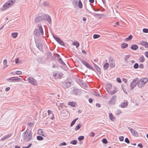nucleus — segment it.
<instances>
[{
	"label": "nucleus",
	"mask_w": 148,
	"mask_h": 148,
	"mask_svg": "<svg viewBox=\"0 0 148 148\" xmlns=\"http://www.w3.org/2000/svg\"><path fill=\"white\" fill-rule=\"evenodd\" d=\"M128 105V101L126 100H125L122 103L121 105H119V106L122 108H126Z\"/></svg>",
	"instance_id": "nucleus-12"
},
{
	"label": "nucleus",
	"mask_w": 148,
	"mask_h": 148,
	"mask_svg": "<svg viewBox=\"0 0 148 148\" xmlns=\"http://www.w3.org/2000/svg\"><path fill=\"white\" fill-rule=\"evenodd\" d=\"M52 36L53 38L60 45L64 46V42L62 41V40L60 38L57 37L56 36L53 34H52Z\"/></svg>",
	"instance_id": "nucleus-7"
},
{
	"label": "nucleus",
	"mask_w": 148,
	"mask_h": 148,
	"mask_svg": "<svg viewBox=\"0 0 148 148\" xmlns=\"http://www.w3.org/2000/svg\"><path fill=\"white\" fill-rule=\"evenodd\" d=\"M32 138V133L31 131H30L29 133L28 136L27 137V139L26 140L27 141L30 140Z\"/></svg>",
	"instance_id": "nucleus-15"
},
{
	"label": "nucleus",
	"mask_w": 148,
	"mask_h": 148,
	"mask_svg": "<svg viewBox=\"0 0 148 148\" xmlns=\"http://www.w3.org/2000/svg\"><path fill=\"white\" fill-rule=\"evenodd\" d=\"M77 142L76 140H73L70 143L73 145H75L77 144Z\"/></svg>",
	"instance_id": "nucleus-42"
},
{
	"label": "nucleus",
	"mask_w": 148,
	"mask_h": 148,
	"mask_svg": "<svg viewBox=\"0 0 148 148\" xmlns=\"http://www.w3.org/2000/svg\"><path fill=\"white\" fill-rule=\"evenodd\" d=\"M132 38V36L131 35H130L127 38H126L125 39V40L126 41H128L129 40H131Z\"/></svg>",
	"instance_id": "nucleus-33"
},
{
	"label": "nucleus",
	"mask_w": 148,
	"mask_h": 148,
	"mask_svg": "<svg viewBox=\"0 0 148 148\" xmlns=\"http://www.w3.org/2000/svg\"><path fill=\"white\" fill-rule=\"evenodd\" d=\"M12 36L14 38H16L18 35V33L16 32H14L12 34Z\"/></svg>",
	"instance_id": "nucleus-35"
},
{
	"label": "nucleus",
	"mask_w": 148,
	"mask_h": 148,
	"mask_svg": "<svg viewBox=\"0 0 148 148\" xmlns=\"http://www.w3.org/2000/svg\"><path fill=\"white\" fill-rule=\"evenodd\" d=\"M84 138V136H79L78 138V140L79 141H81V140H83Z\"/></svg>",
	"instance_id": "nucleus-45"
},
{
	"label": "nucleus",
	"mask_w": 148,
	"mask_h": 148,
	"mask_svg": "<svg viewBox=\"0 0 148 148\" xmlns=\"http://www.w3.org/2000/svg\"><path fill=\"white\" fill-rule=\"evenodd\" d=\"M94 66L96 70L100 74L101 73L100 68L96 64L94 63Z\"/></svg>",
	"instance_id": "nucleus-18"
},
{
	"label": "nucleus",
	"mask_w": 148,
	"mask_h": 148,
	"mask_svg": "<svg viewBox=\"0 0 148 148\" xmlns=\"http://www.w3.org/2000/svg\"><path fill=\"white\" fill-rule=\"evenodd\" d=\"M37 139L39 141H41L43 140V138L40 136H37Z\"/></svg>",
	"instance_id": "nucleus-37"
},
{
	"label": "nucleus",
	"mask_w": 148,
	"mask_h": 148,
	"mask_svg": "<svg viewBox=\"0 0 148 148\" xmlns=\"http://www.w3.org/2000/svg\"><path fill=\"white\" fill-rule=\"evenodd\" d=\"M36 46L40 51H42V49L43 46L42 43H39V44H37Z\"/></svg>",
	"instance_id": "nucleus-17"
},
{
	"label": "nucleus",
	"mask_w": 148,
	"mask_h": 148,
	"mask_svg": "<svg viewBox=\"0 0 148 148\" xmlns=\"http://www.w3.org/2000/svg\"><path fill=\"white\" fill-rule=\"evenodd\" d=\"M81 91L78 89L74 88L71 91V93L76 95H78L80 93Z\"/></svg>",
	"instance_id": "nucleus-10"
},
{
	"label": "nucleus",
	"mask_w": 148,
	"mask_h": 148,
	"mask_svg": "<svg viewBox=\"0 0 148 148\" xmlns=\"http://www.w3.org/2000/svg\"><path fill=\"white\" fill-rule=\"evenodd\" d=\"M143 32L145 33H148V29L147 28H143Z\"/></svg>",
	"instance_id": "nucleus-50"
},
{
	"label": "nucleus",
	"mask_w": 148,
	"mask_h": 148,
	"mask_svg": "<svg viewBox=\"0 0 148 148\" xmlns=\"http://www.w3.org/2000/svg\"><path fill=\"white\" fill-rule=\"evenodd\" d=\"M109 65L108 63H106L103 65V69L104 70H106L109 67Z\"/></svg>",
	"instance_id": "nucleus-24"
},
{
	"label": "nucleus",
	"mask_w": 148,
	"mask_h": 148,
	"mask_svg": "<svg viewBox=\"0 0 148 148\" xmlns=\"http://www.w3.org/2000/svg\"><path fill=\"white\" fill-rule=\"evenodd\" d=\"M78 118H77L73 120L71 123V126H73L75 123L76 121L78 119Z\"/></svg>",
	"instance_id": "nucleus-30"
},
{
	"label": "nucleus",
	"mask_w": 148,
	"mask_h": 148,
	"mask_svg": "<svg viewBox=\"0 0 148 148\" xmlns=\"http://www.w3.org/2000/svg\"><path fill=\"white\" fill-rule=\"evenodd\" d=\"M39 30L40 31L41 34L43 35L44 33L42 27L41 25H39Z\"/></svg>",
	"instance_id": "nucleus-34"
},
{
	"label": "nucleus",
	"mask_w": 148,
	"mask_h": 148,
	"mask_svg": "<svg viewBox=\"0 0 148 148\" xmlns=\"http://www.w3.org/2000/svg\"><path fill=\"white\" fill-rule=\"evenodd\" d=\"M124 138L123 136H120L119 137V139L120 141H122L124 140Z\"/></svg>",
	"instance_id": "nucleus-51"
},
{
	"label": "nucleus",
	"mask_w": 148,
	"mask_h": 148,
	"mask_svg": "<svg viewBox=\"0 0 148 148\" xmlns=\"http://www.w3.org/2000/svg\"><path fill=\"white\" fill-rule=\"evenodd\" d=\"M27 134H28V132L27 131V130L25 132H23V133L22 135V136H23V139H25L26 138L27 135Z\"/></svg>",
	"instance_id": "nucleus-22"
},
{
	"label": "nucleus",
	"mask_w": 148,
	"mask_h": 148,
	"mask_svg": "<svg viewBox=\"0 0 148 148\" xmlns=\"http://www.w3.org/2000/svg\"><path fill=\"white\" fill-rule=\"evenodd\" d=\"M101 36L100 35L97 34H94L93 36V38L94 39H96L99 38Z\"/></svg>",
	"instance_id": "nucleus-38"
},
{
	"label": "nucleus",
	"mask_w": 148,
	"mask_h": 148,
	"mask_svg": "<svg viewBox=\"0 0 148 148\" xmlns=\"http://www.w3.org/2000/svg\"><path fill=\"white\" fill-rule=\"evenodd\" d=\"M16 0H9L6 2L3 5V8L5 10L11 6L15 2Z\"/></svg>",
	"instance_id": "nucleus-3"
},
{
	"label": "nucleus",
	"mask_w": 148,
	"mask_h": 148,
	"mask_svg": "<svg viewBox=\"0 0 148 148\" xmlns=\"http://www.w3.org/2000/svg\"><path fill=\"white\" fill-rule=\"evenodd\" d=\"M4 64V68H6L7 67L8 65H7V60L6 59H5L3 60V61Z\"/></svg>",
	"instance_id": "nucleus-36"
},
{
	"label": "nucleus",
	"mask_w": 148,
	"mask_h": 148,
	"mask_svg": "<svg viewBox=\"0 0 148 148\" xmlns=\"http://www.w3.org/2000/svg\"><path fill=\"white\" fill-rule=\"evenodd\" d=\"M109 116L110 119L112 121H114L115 118L113 116L112 114L111 113H110Z\"/></svg>",
	"instance_id": "nucleus-29"
},
{
	"label": "nucleus",
	"mask_w": 148,
	"mask_h": 148,
	"mask_svg": "<svg viewBox=\"0 0 148 148\" xmlns=\"http://www.w3.org/2000/svg\"><path fill=\"white\" fill-rule=\"evenodd\" d=\"M138 146L140 148H142L143 147V146L141 143H139L138 145Z\"/></svg>",
	"instance_id": "nucleus-60"
},
{
	"label": "nucleus",
	"mask_w": 148,
	"mask_h": 148,
	"mask_svg": "<svg viewBox=\"0 0 148 148\" xmlns=\"http://www.w3.org/2000/svg\"><path fill=\"white\" fill-rule=\"evenodd\" d=\"M116 81L119 83H121V81L120 78L119 77H117L116 78Z\"/></svg>",
	"instance_id": "nucleus-53"
},
{
	"label": "nucleus",
	"mask_w": 148,
	"mask_h": 148,
	"mask_svg": "<svg viewBox=\"0 0 148 148\" xmlns=\"http://www.w3.org/2000/svg\"><path fill=\"white\" fill-rule=\"evenodd\" d=\"M116 97L115 95L113 96L109 101V103L111 104H114L116 102Z\"/></svg>",
	"instance_id": "nucleus-11"
},
{
	"label": "nucleus",
	"mask_w": 148,
	"mask_h": 148,
	"mask_svg": "<svg viewBox=\"0 0 148 148\" xmlns=\"http://www.w3.org/2000/svg\"><path fill=\"white\" fill-rule=\"evenodd\" d=\"M121 113V111L120 110H117L116 112V114L117 115H119Z\"/></svg>",
	"instance_id": "nucleus-52"
},
{
	"label": "nucleus",
	"mask_w": 148,
	"mask_h": 148,
	"mask_svg": "<svg viewBox=\"0 0 148 148\" xmlns=\"http://www.w3.org/2000/svg\"><path fill=\"white\" fill-rule=\"evenodd\" d=\"M139 60L141 62H143L145 61L144 57L143 56H141L139 58Z\"/></svg>",
	"instance_id": "nucleus-40"
},
{
	"label": "nucleus",
	"mask_w": 148,
	"mask_h": 148,
	"mask_svg": "<svg viewBox=\"0 0 148 148\" xmlns=\"http://www.w3.org/2000/svg\"><path fill=\"white\" fill-rule=\"evenodd\" d=\"M144 55L147 58H148V51L145 52Z\"/></svg>",
	"instance_id": "nucleus-61"
},
{
	"label": "nucleus",
	"mask_w": 148,
	"mask_h": 148,
	"mask_svg": "<svg viewBox=\"0 0 148 148\" xmlns=\"http://www.w3.org/2000/svg\"><path fill=\"white\" fill-rule=\"evenodd\" d=\"M128 44L125 43H123L121 44V47L122 49L126 48L128 47Z\"/></svg>",
	"instance_id": "nucleus-25"
},
{
	"label": "nucleus",
	"mask_w": 148,
	"mask_h": 148,
	"mask_svg": "<svg viewBox=\"0 0 148 148\" xmlns=\"http://www.w3.org/2000/svg\"><path fill=\"white\" fill-rule=\"evenodd\" d=\"M15 77H11L7 79V80H9L10 82H18L21 81L22 80L21 78H16Z\"/></svg>",
	"instance_id": "nucleus-8"
},
{
	"label": "nucleus",
	"mask_w": 148,
	"mask_h": 148,
	"mask_svg": "<svg viewBox=\"0 0 148 148\" xmlns=\"http://www.w3.org/2000/svg\"><path fill=\"white\" fill-rule=\"evenodd\" d=\"M139 66L140 68V69H143L144 68V66L143 64H140Z\"/></svg>",
	"instance_id": "nucleus-59"
},
{
	"label": "nucleus",
	"mask_w": 148,
	"mask_h": 148,
	"mask_svg": "<svg viewBox=\"0 0 148 148\" xmlns=\"http://www.w3.org/2000/svg\"><path fill=\"white\" fill-rule=\"evenodd\" d=\"M113 59H114V58L112 57H111V56L109 58V62L112 61Z\"/></svg>",
	"instance_id": "nucleus-57"
},
{
	"label": "nucleus",
	"mask_w": 148,
	"mask_h": 148,
	"mask_svg": "<svg viewBox=\"0 0 148 148\" xmlns=\"http://www.w3.org/2000/svg\"><path fill=\"white\" fill-rule=\"evenodd\" d=\"M43 5H44L45 6H47L48 5V4L46 1H44L43 3Z\"/></svg>",
	"instance_id": "nucleus-64"
},
{
	"label": "nucleus",
	"mask_w": 148,
	"mask_h": 148,
	"mask_svg": "<svg viewBox=\"0 0 148 148\" xmlns=\"http://www.w3.org/2000/svg\"><path fill=\"white\" fill-rule=\"evenodd\" d=\"M72 45L75 46L76 48H77L79 46V43L77 41L73 42Z\"/></svg>",
	"instance_id": "nucleus-27"
},
{
	"label": "nucleus",
	"mask_w": 148,
	"mask_h": 148,
	"mask_svg": "<svg viewBox=\"0 0 148 148\" xmlns=\"http://www.w3.org/2000/svg\"><path fill=\"white\" fill-rule=\"evenodd\" d=\"M138 87L141 88L143 87L148 82V79L147 78H142L140 79L138 78Z\"/></svg>",
	"instance_id": "nucleus-2"
},
{
	"label": "nucleus",
	"mask_w": 148,
	"mask_h": 148,
	"mask_svg": "<svg viewBox=\"0 0 148 148\" xmlns=\"http://www.w3.org/2000/svg\"><path fill=\"white\" fill-rule=\"evenodd\" d=\"M57 57L58 58V62L61 64L63 65H66L65 63L63 62L62 59L60 57V55L58 54Z\"/></svg>",
	"instance_id": "nucleus-13"
},
{
	"label": "nucleus",
	"mask_w": 148,
	"mask_h": 148,
	"mask_svg": "<svg viewBox=\"0 0 148 148\" xmlns=\"http://www.w3.org/2000/svg\"><path fill=\"white\" fill-rule=\"evenodd\" d=\"M139 67L138 64V63H135L134 65V68L135 69H137Z\"/></svg>",
	"instance_id": "nucleus-46"
},
{
	"label": "nucleus",
	"mask_w": 148,
	"mask_h": 148,
	"mask_svg": "<svg viewBox=\"0 0 148 148\" xmlns=\"http://www.w3.org/2000/svg\"><path fill=\"white\" fill-rule=\"evenodd\" d=\"M12 135V134H9L5 136H3L1 139V141H3L5 139H6L10 137Z\"/></svg>",
	"instance_id": "nucleus-14"
},
{
	"label": "nucleus",
	"mask_w": 148,
	"mask_h": 148,
	"mask_svg": "<svg viewBox=\"0 0 148 148\" xmlns=\"http://www.w3.org/2000/svg\"><path fill=\"white\" fill-rule=\"evenodd\" d=\"M37 60L40 63L42 62V59L41 58H38Z\"/></svg>",
	"instance_id": "nucleus-56"
},
{
	"label": "nucleus",
	"mask_w": 148,
	"mask_h": 148,
	"mask_svg": "<svg viewBox=\"0 0 148 148\" xmlns=\"http://www.w3.org/2000/svg\"><path fill=\"white\" fill-rule=\"evenodd\" d=\"M112 85L110 83L108 84H107V88L106 89V90L108 92V90H111V89L112 88Z\"/></svg>",
	"instance_id": "nucleus-26"
},
{
	"label": "nucleus",
	"mask_w": 148,
	"mask_h": 148,
	"mask_svg": "<svg viewBox=\"0 0 148 148\" xmlns=\"http://www.w3.org/2000/svg\"><path fill=\"white\" fill-rule=\"evenodd\" d=\"M138 46L136 44L133 45H132L131 47V49L135 50L138 49Z\"/></svg>",
	"instance_id": "nucleus-19"
},
{
	"label": "nucleus",
	"mask_w": 148,
	"mask_h": 148,
	"mask_svg": "<svg viewBox=\"0 0 148 148\" xmlns=\"http://www.w3.org/2000/svg\"><path fill=\"white\" fill-rule=\"evenodd\" d=\"M123 81L125 83H127V80L125 78H123L122 79Z\"/></svg>",
	"instance_id": "nucleus-63"
},
{
	"label": "nucleus",
	"mask_w": 148,
	"mask_h": 148,
	"mask_svg": "<svg viewBox=\"0 0 148 148\" xmlns=\"http://www.w3.org/2000/svg\"><path fill=\"white\" fill-rule=\"evenodd\" d=\"M34 34L35 35L39 36L40 35V33L38 30V29H35L34 32Z\"/></svg>",
	"instance_id": "nucleus-23"
},
{
	"label": "nucleus",
	"mask_w": 148,
	"mask_h": 148,
	"mask_svg": "<svg viewBox=\"0 0 148 148\" xmlns=\"http://www.w3.org/2000/svg\"><path fill=\"white\" fill-rule=\"evenodd\" d=\"M131 133L134 136H137L138 134L137 131L134 129L133 131L131 132Z\"/></svg>",
	"instance_id": "nucleus-31"
},
{
	"label": "nucleus",
	"mask_w": 148,
	"mask_h": 148,
	"mask_svg": "<svg viewBox=\"0 0 148 148\" xmlns=\"http://www.w3.org/2000/svg\"><path fill=\"white\" fill-rule=\"evenodd\" d=\"M71 82L68 79H67L62 83V86L64 88H66L71 86Z\"/></svg>",
	"instance_id": "nucleus-6"
},
{
	"label": "nucleus",
	"mask_w": 148,
	"mask_h": 148,
	"mask_svg": "<svg viewBox=\"0 0 148 148\" xmlns=\"http://www.w3.org/2000/svg\"><path fill=\"white\" fill-rule=\"evenodd\" d=\"M43 20L48 21L49 23L50 24H51V17L47 14H44L38 16L35 18V21L36 23L39 22Z\"/></svg>",
	"instance_id": "nucleus-1"
},
{
	"label": "nucleus",
	"mask_w": 148,
	"mask_h": 148,
	"mask_svg": "<svg viewBox=\"0 0 148 148\" xmlns=\"http://www.w3.org/2000/svg\"><path fill=\"white\" fill-rule=\"evenodd\" d=\"M102 143L104 144H107L108 143V141L107 139L106 138H103L102 140Z\"/></svg>",
	"instance_id": "nucleus-43"
},
{
	"label": "nucleus",
	"mask_w": 148,
	"mask_h": 148,
	"mask_svg": "<svg viewBox=\"0 0 148 148\" xmlns=\"http://www.w3.org/2000/svg\"><path fill=\"white\" fill-rule=\"evenodd\" d=\"M130 55H126L124 57L125 62H128V59L130 58Z\"/></svg>",
	"instance_id": "nucleus-28"
},
{
	"label": "nucleus",
	"mask_w": 148,
	"mask_h": 148,
	"mask_svg": "<svg viewBox=\"0 0 148 148\" xmlns=\"http://www.w3.org/2000/svg\"><path fill=\"white\" fill-rule=\"evenodd\" d=\"M43 133L42 130L41 129H39L37 130V134L39 135H41Z\"/></svg>",
	"instance_id": "nucleus-41"
},
{
	"label": "nucleus",
	"mask_w": 148,
	"mask_h": 148,
	"mask_svg": "<svg viewBox=\"0 0 148 148\" xmlns=\"http://www.w3.org/2000/svg\"><path fill=\"white\" fill-rule=\"evenodd\" d=\"M82 126V125L81 123L77 125L75 128V130L76 131L78 130L80 127Z\"/></svg>",
	"instance_id": "nucleus-32"
},
{
	"label": "nucleus",
	"mask_w": 148,
	"mask_h": 148,
	"mask_svg": "<svg viewBox=\"0 0 148 148\" xmlns=\"http://www.w3.org/2000/svg\"><path fill=\"white\" fill-rule=\"evenodd\" d=\"M27 124L30 127H32L34 125V123H27Z\"/></svg>",
	"instance_id": "nucleus-44"
},
{
	"label": "nucleus",
	"mask_w": 148,
	"mask_h": 148,
	"mask_svg": "<svg viewBox=\"0 0 148 148\" xmlns=\"http://www.w3.org/2000/svg\"><path fill=\"white\" fill-rule=\"evenodd\" d=\"M116 87H114V89L112 91L111 90H108V92L111 95H113V94L116 93Z\"/></svg>",
	"instance_id": "nucleus-16"
},
{
	"label": "nucleus",
	"mask_w": 148,
	"mask_h": 148,
	"mask_svg": "<svg viewBox=\"0 0 148 148\" xmlns=\"http://www.w3.org/2000/svg\"><path fill=\"white\" fill-rule=\"evenodd\" d=\"M66 65H64V66H60V67L61 69H63V70H66Z\"/></svg>",
	"instance_id": "nucleus-55"
},
{
	"label": "nucleus",
	"mask_w": 148,
	"mask_h": 148,
	"mask_svg": "<svg viewBox=\"0 0 148 148\" xmlns=\"http://www.w3.org/2000/svg\"><path fill=\"white\" fill-rule=\"evenodd\" d=\"M125 142L127 144L130 143V141L127 138H125Z\"/></svg>",
	"instance_id": "nucleus-47"
},
{
	"label": "nucleus",
	"mask_w": 148,
	"mask_h": 148,
	"mask_svg": "<svg viewBox=\"0 0 148 148\" xmlns=\"http://www.w3.org/2000/svg\"><path fill=\"white\" fill-rule=\"evenodd\" d=\"M22 73V72L21 71H17L15 72V74L18 75H20Z\"/></svg>",
	"instance_id": "nucleus-48"
},
{
	"label": "nucleus",
	"mask_w": 148,
	"mask_h": 148,
	"mask_svg": "<svg viewBox=\"0 0 148 148\" xmlns=\"http://www.w3.org/2000/svg\"><path fill=\"white\" fill-rule=\"evenodd\" d=\"M138 78H136L133 80V81L131 83L130 86V90H132L136 86L137 84L138 85Z\"/></svg>",
	"instance_id": "nucleus-5"
},
{
	"label": "nucleus",
	"mask_w": 148,
	"mask_h": 148,
	"mask_svg": "<svg viewBox=\"0 0 148 148\" xmlns=\"http://www.w3.org/2000/svg\"><path fill=\"white\" fill-rule=\"evenodd\" d=\"M80 61L86 68L90 70L95 71V70L86 61L82 59H80Z\"/></svg>",
	"instance_id": "nucleus-4"
},
{
	"label": "nucleus",
	"mask_w": 148,
	"mask_h": 148,
	"mask_svg": "<svg viewBox=\"0 0 148 148\" xmlns=\"http://www.w3.org/2000/svg\"><path fill=\"white\" fill-rule=\"evenodd\" d=\"M88 101L89 103H92L93 101V99L91 98H90L88 99Z\"/></svg>",
	"instance_id": "nucleus-62"
},
{
	"label": "nucleus",
	"mask_w": 148,
	"mask_h": 148,
	"mask_svg": "<svg viewBox=\"0 0 148 148\" xmlns=\"http://www.w3.org/2000/svg\"><path fill=\"white\" fill-rule=\"evenodd\" d=\"M90 135L91 136L94 137L95 135V134L94 132H91Z\"/></svg>",
	"instance_id": "nucleus-58"
},
{
	"label": "nucleus",
	"mask_w": 148,
	"mask_h": 148,
	"mask_svg": "<svg viewBox=\"0 0 148 148\" xmlns=\"http://www.w3.org/2000/svg\"><path fill=\"white\" fill-rule=\"evenodd\" d=\"M141 45L144 46L146 48L148 47V43L146 41H142L140 42Z\"/></svg>",
	"instance_id": "nucleus-21"
},
{
	"label": "nucleus",
	"mask_w": 148,
	"mask_h": 148,
	"mask_svg": "<svg viewBox=\"0 0 148 148\" xmlns=\"http://www.w3.org/2000/svg\"><path fill=\"white\" fill-rule=\"evenodd\" d=\"M78 6L80 8H81L82 7V4L80 0L79 1Z\"/></svg>",
	"instance_id": "nucleus-39"
},
{
	"label": "nucleus",
	"mask_w": 148,
	"mask_h": 148,
	"mask_svg": "<svg viewBox=\"0 0 148 148\" xmlns=\"http://www.w3.org/2000/svg\"><path fill=\"white\" fill-rule=\"evenodd\" d=\"M115 64L114 63H110V66L111 68H113L115 66Z\"/></svg>",
	"instance_id": "nucleus-54"
},
{
	"label": "nucleus",
	"mask_w": 148,
	"mask_h": 148,
	"mask_svg": "<svg viewBox=\"0 0 148 148\" xmlns=\"http://www.w3.org/2000/svg\"><path fill=\"white\" fill-rule=\"evenodd\" d=\"M68 105L72 107H75L76 105V103L75 102L69 101L68 103Z\"/></svg>",
	"instance_id": "nucleus-20"
},
{
	"label": "nucleus",
	"mask_w": 148,
	"mask_h": 148,
	"mask_svg": "<svg viewBox=\"0 0 148 148\" xmlns=\"http://www.w3.org/2000/svg\"><path fill=\"white\" fill-rule=\"evenodd\" d=\"M66 145V143L65 142H63L62 143H61L59 145L60 146H65Z\"/></svg>",
	"instance_id": "nucleus-49"
},
{
	"label": "nucleus",
	"mask_w": 148,
	"mask_h": 148,
	"mask_svg": "<svg viewBox=\"0 0 148 148\" xmlns=\"http://www.w3.org/2000/svg\"><path fill=\"white\" fill-rule=\"evenodd\" d=\"M27 81L30 84L33 85H36L37 81L36 80L32 77L28 78Z\"/></svg>",
	"instance_id": "nucleus-9"
}]
</instances>
